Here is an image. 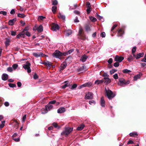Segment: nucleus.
I'll list each match as a JSON object with an SVG mask.
<instances>
[{"label":"nucleus","mask_w":146,"mask_h":146,"mask_svg":"<svg viewBox=\"0 0 146 146\" xmlns=\"http://www.w3.org/2000/svg\"><path fill=\"white\" fill-rule=\"evenodd\" d=\"M124 59V57L122 56L116 55L114 58V60L115 61L121 62Z\"/></svg>","instance_id":"0eeeda50"},{"label":"nucleus","mask_w":146,"mask_h":146,"mask_svg":"<svg viewBox=\"0 0 146 146\" xmlns=\"http://www.w3.org/2000/svg\"><path fill=\"white\" fill-rule=\"evenodd\" d=\"M13 139L16 142H18L20 141V138H15L13 137Z\"/></svg>","instance_id":"5fc2aeb1"},{"label":"nucleus","mask_w":146,"mask_h":146,"mask_svg":"<svg viewBox=\"0 0 146 146\" xmlns=\"http://www.w3.org/2000/svg\"><path fill=\"white\" fill-rule=\"evenodd\" d=\"M36 29L37 30L38 32H42L43 31V27L42 25H40L39 26L36 27Z\"/></svg>","instance_id":"2eb2a0df"},{"label":"nucleus","mask_w":146,"mask_h":146,"mask_svg":"<svg viewBox=\"0 0 146 146\" xmlns=\"http://www.w3.org/2000/svg\"><path fill=\"white\" fill-rule=\"evenodd\" d=\"M105 90L107 96L109 99H111L115 96V94L113 93L111 90L109 89L107 90L106 88Z\"/></svg>","instance_id":"f257e3e1"},{"label":"nucleus","mask_w":146,"mask_h":146,"mask_svg":"<svg viewBox=\"0 0 146 146\" xmlns=\"http://www.w3.org/2000/svg\"><path fill=\"white\" fill-rule=\"evenodd\" d=\"M58 3L57 1L56 0H54L52 1V5H56Z\"/></svg>","instance_id":"bf43d9fd"},{"label":"nucleus","mask_w":146,"mask_h":146,"mask_svg":"<svg viewBox=\"0 0 146 146\" xmlns=\"http://www.w3.org/2000/svg\"><path fill=\"white\" fill-rule=\"evenodd\" d=\"M105 101L103 97H101L100 100V104L101 106L102 107H105Z\"/></svg>","instance_id":"6ab92c4d"},{"label":"nucleus","mask_w":146,"mask_h":146,"mask_svg":"<svg viewBox=\"0 0 146 146\" xmlns=\"http://www.w3.org/2000/svg\"><path fill=\"white\" fill-rule=\"evenodd\" d=\"M102 38H104L106 36V34L104 32H103L100 34Z\"/></svg>","instance_id":"a18cd8bd"},{"label":"nucleus","mask_w":146,"mask_h":146,"mask_svg":"<svg viewBox=\"0 0 146 146\" xmlns=\"http://www.w3.org/2000/svg\"><path fill=\"white\" fill-rule=\"evenodd\" d=\"M3 116L2 115H0V128H3L4 126L5 121H1V120L3 119Z\"/></svg>","instance_id":"1a4fd4ad"},{"label":"nucleus","mask_w":146,"mask_h":146,"mask_svg":"<svg viewBox=\"0 0 146 146\" xmlns=\"http://www.w3.org/2000/svg\"><path fill=\"white\" fill-rule=\"evenodd\" d=\"M89 103L90 104L92 105V104H95L96 102H95L94 101L92 100H90L89 101Z\"/></svg>","instance_id":"8fccbe9b"},{"label":"nucleus","mask_w":146,"mask_h":146,"mask_svg":"<svg viewBox=\"0 0 146 146\" xmlns=\"http://www.w3.org/2000/svg\"><path fill=\"white\" fill-rule=\"evenodd\" d=\"M15 13V10L14 9L11 10L10 12V13L11 14H14Z\"/></svg>","instance_id":"338daca9"},{"label":"nucleus","mask_w":146,"mask_h":146,"mask_svg":"<svg viewBox=\"0 0 146 146\" xmlns=\"http://www.w3.org/2000/svg\"><path fill=\"white\" fill-rule=\"evenodd\" d=\"M131 72V71L127 69H124L123 70V72L124 73H127Z\"/></svg>","instance_id":"ea45409f"},{"label":"nucleus","mask_w":146,"mask_h":146,"mask_svg":"<svg viewBox=\"0 0 146 146\" xmlns=\"http://www.w3.org/2000/svg\"><path fill=\"white\" fill-rule=\"evenodd\" d=\"M52 28L53 31H56L59 29V27L58 25L54 24L53 25Z\"/></svg>","instance_id":"a211bd4d"},{"label":"nucleus","mask_w":146,"mask_h":146,"mask_svg":"<svg viewBox=\"0 0 146 146\" xmlns=\"http://www.w3.org/2000/svg\"><path fill=\"white\" fill-rule=\"evenodd\" d=\"M103 82V80H97L95 81V84L98 85L102 83Z\"/></svg>","instance_id":"7c9ffc66"},{"label":"nucleus","mask_w":146,"mask_h":146,"mask_svg":"<svg viewBox=\"0 0 146 146\" xmlns=\"http://www.w3.org/2000/svg\"><path fill=\"white\" fill-rule=\"evenodd\" d=\"M66 33L67 35L69 36L72 34V32L71 30H69L66 31Z\"/></svg>","instance_id":"2f4dec72"},{"label":"nucleus","mask_w":146,"mask_h":146,"mask_svg":"<svg viewBox=\"0 0 146 146\" xmlns=\"http://www.w3.org/2000/svg\"><path fill=\"white\" fill-rule=\"evenodd\" d=\"M69 84H65L64 85L62 86V88L63 89L65 88L66 87L69 86Z\"/></svg>","instance_id":"49530a36"},{"label":"nucleus","mask_w":146,"mask_h":146,"mask_svg":"<svg viewBox=\"0 0 146 146\" xmlns=\"http://www.w3.org/2000/svg\"><path fill=\"white\" fill-rule=\"evenodd\" d=\"M86 66H83L78 69V72H82L85 71L86 70Z\"/></svg>","instance_id":"4468645a"},{"label":"nucleus","mask_w":146,"mask_h":146,"mask_svg":"<svg viewBox=\"0 0 146 146\" xmlns=\"http://www.w3.org/2000/svg\"><path fill=\"white\" fill-rule=\"evenodd\" d=\"M17 16L19 17L22 18H24L25 16V15L24 14L20 13H18L17 15Z\"/></svg>","instance_id":"58836bf2"},{"label":"nucleus","mask_w":146,"mask_h":146,"mask_svg":"<svg viewBox=\"0 0 146 146\" xmlns=\"http://www.w3.org/2000/svg\"><path fill=\"white\" fill-rule=\"evenodd\" d=\"M63 53H61L58 50H56L54 53L53 56L54 57L59 58L61 56H64Z\"/></svg>","instance_id":"423d86ee"},{"label":"nucleus","mask_w":146,"mask_h":146,"mask_svg":"<svg viewBox=\"0 0 146 146\" xmlns=\"http://www.w3.org/2000/svg\"><path fill=\"white\" fill-rule=\"evenodd\" d=\"M104 79L105 80L104 83H105L106 84H108L111 82V80L108 77H105Z\"/></svg>","instance_id":"aec40b11"},{"label":"nucleus","mask_w":146,"mask_h":146,"mask_svg":"<svg viewBox=\"0 0 146 146\" xmlns=\"http://www.w3.org/2000/svg\"><path fill=\"white\" fill-rule=\"evenodd\" d=\"M67 65V63L66 62H64L62 64L60 68V71H61L63 70L65 68H66Z\"/></svg>","instance_id":"9b49d317"},{"label":"nucleus","mask_w":146,"mask_h":146,"mask_svg":"<svg viewBox=\"0 0 146 146\" xmlns=\"http://www.w3.org/2000/svg\"><path fill=\"white\" fill-rule=\"evenodd\" d=\"M26 117V115H25L22 118V122L24 123L25 120V119Z\"/></svg>","instance_id":"3c124183"},{"label":"nucleus","mask_w":146,"mask_h":146,"mask_svg":"<svg viewBox=\"0 0 146 146\" xmlns=\"http://www.w3.org/2000/svg\"><path fill=\"white\" fill-rule=\"evenodd\" d=\"M134 144L133 142L131 140L129 141L127 143V145H128L129 144Z\"/></svg>","instance_id":"0e129e2a"},{"label":"nucleus","mask_w":146,"mask_h":146,"mask_svg":"<svg viewBox=\"0 0 146 146\" xmlns=\"http://www.w3.org/2000/svg\"><path fill=\"white\" fill-rule=\"evenodd\" d=\"M89 18L90 20L92 22H95L97 20L96 18L92 16L90 17Z\"/></svg>","instance_id":"72a5a7b5"},{"label":"nucleus","mask_w":146,"mask_h":146,"mask_svg":"<svg viewBox=\"0 0 146 146\" xmlns=\"http://www.w3.org/2000/svg\"><path fill=\"white\" fill-rule=\"evenodd\" d=\"M73 128L69 127H65L64 131L61 133L62 135L67 136L72 131Z\"/></svg>","instance_id":"7ed1b4c3"},{"label":"nucleus","mask_w":146,"mask_h":146,"mask_svg":"<svg viewBox=\"0 0 146 146\" xmlns=\"http://www.w3.org/2000/svg\"><path fill=\"white\" fill-rule=\"evenodd\" d=\"M10 42V39L9 38H6L5 43L6 46H7L9 45Z\"/></svg>","instance_id":"4be33fe9"},{"label":"nucleus","mask_w":146,"mask_h":146,"mask_svg":"<svg viewBox=\"0 0 146 146\" xmlns=\"http://www.w3.org/2000/svg\"><path fill=\"white\" fill-rule=\"evenodd\" d=\"M58 17L64 20L65 19V16L60 13L58 16Z\"/></svg>","instance_id":"bb28decb"},{"label":"nucleus","mask_w":146,"mask_h":146,"mask_svg":"<svg viewBox=\"0 0 146 146\" xmlns=\"http://www.w3.org/2000/svg\"><path fill=\"white\" fill-rule=\"evenodd\" d=\"M13 125H15V127H18V123L16 120H14L13 123Z\"/></svg>","instance_id":"4c0bfd02"},{"label":"nucleus","mask_w":146,"mask_h":146,"mask_svg":"<svg viewBox=\"0 0 146 146\" xmlns=\"http://www.w3.org/2000/svg\"><path fill=\"white\" fill-rule=\"evenodd\" d=\"M84 127V125L82 124L79 126L77 128V130L79 131L82 130Z\"/></svg>","instance_id":"cd10ccee"},{"label":"nucleus","mask_w":146,"mask_h":146,"mask_svg":"<svg viewBox=\"0 0 146 146\" xmlns=\"http://www.w3.org/2000/svg\"><path fill=\"white\" fill-rule=\"evenodd\" d=\"M123 31L121 29H120L118 31V36H121L123 34Z\"/></svg>","instance_id":"c85d7f7f"},{"label":"nucleus","mask_w":146,"mask_h":146,"mask_svg":"<svg viewBox=\"0 0 146 146\" xmlns=\"http://www.w3.org/2000/svg\"><path fill=\"white\" fill-rule=\"evenodd\" d=\"M0 14H3L4 15H7V12L5 11H1Z\"/></svg>","instance_id":"603ef678"},{"label":"nucleus","mask_w":146,"mask_h":146,"mask_svg":"<svg viewBox=\"0 0 146 146\" xmlns=\"http://www.w3.org/2000/svg\"><path fill=\"white\" fill-rule=\"evenodd\" d=\"M113 78L115 79H117L118 78V77L117 74H115L113 75Z\"/></svg>","instance_id":"4d7b16f0"},{"label":"nucleus","mask_w":146,"mask_h":146,"mask_svg":"<svg viewBox=\"0 0 146 146\" xmlns=\"http://www.w3.org/2000/svg\"><path fill=\"white\" fill-rule=\"evenodd\" d=\"M136 46H134L132 49V53L133 56L134 54H135V52L136 51Z\"/></svg>","instance_id":"f704fd0d"},{"label":"nucleus","mask_w":146,"mask_h":146,"mask_svg":"<svg viewBox=\"0 0 146 146\" xmlns=\"http://www.w3.org/2000/svg\"><path fill=\"white\" fill-rule=\"evenodd\" d=\"M8 76L7 74H4L2 75V78L3 80L5 81L8 79Z\"/></svg>","instance_id":"b1692460"},{"label":"nucleus","mask_w":146,"mask_h":146,"mask_svg":"<svg viewBox=\"0 0 146 146\" xmlns=\"http://www.w3.org/2000/svg\"><path fill=\"white\" fill-rule=\"evenodd\" d=\"M144 55V53H139L137 55L134 54L133 56L136 59H137L143 57Z\"/></svg>","instance_id":"f8f14e48"},{"label":"nucleus","mask_w":146,"mask_h":146,"mask_svg":"<svg viewBox=\"0 0 146 146\" xmlns=\"http://www.w3.org/2000/svg\"><path fill=\"white\" fill-rule=\"evenodd\" d=\"M87 8L91 7V5L89 2H87L86 4Z\"/></svg>","instance_id":"13d9d810"},{"label":"nucleus","mask_w":146,"mask_h":146,"mask_svg":"<svg viewBox=\"0 0 146 146\" xmlns=\"http://www.w3.org/2000/svg\"><path fill=\"white\" fill-rule=\"evenodd\" d=\"M86 11L88 14H89L92 11V9L91 7L87 8Z\"/></svg>","instance_id":"79ce46f5"},{"label":"nucleus","mask_w":146,"mask_h":146,"mask_svg":"<svg viewBox=\"0 0 146 146\" xmlns=\"http://www.w3.org/2000/svg\"><path fill=\"white\" fill-rule=\"evenodd\" d=\"M112 61H113V60H112V58H110L108 60V62L109 64H111L112 62Z\"/></svg>","instance_id":"052dcab7"},{"label":"nucleus","mask_w":146,"mask_h":146,"mask_svg":"<svg viewBox=\"0 0 146 146\" xmlns=\"http://www.w3.org/2000/svg\"><path fill=\"white\" fill-rule=\"evenodd\" d=\"M7 70L9 72H11L13 71V69L11 67H9L7 68Z\"/></svg>","instance_id":"37998d69"},{"label":"nucleus","mask_w":146,"mask_h":146,"mask_svg":"<svg viewBox=\"0 0 146 146\" xmlns=\"http://www.w3.org/2000/svg\"><path fill=\"white\" fill-rule=\"evenodd\" d=\"M16 18H14L12 20H9V25L11 26L13 25L14 24V23L16 22Z\"/></svg>","instance_id":"f3484780"},{"label":"nucleus","mask_w":146,"mask_h":146,"mask_svg":"<svg viewBox=\"0 0 146 146\" xmlns=\"http://www.w3.org/2000/svg\"><path fill=\"white\" fill-rule=\"evenodd\" d=\"M119 62H115L113 64L114 66L115 67H118L119 66Z\"/></svg>","instance_id":"c03bdc74"},{"label":"nucleus","mask_w":146,"mask_h":146,"mask_svg":"<svg viewBox=\"0 0 146 146\" xmlns=\"http://www.w3.org/2000/svg\"><path fill=\"white\" fill-rule=\"evenodd\" d=\"M142 75V74L141 73H139L138 74L134 77V80H137V79L140 78Z\"/></svg>","instance_id":"5701e85b"},{"label":"nucleus","mask_w":146,"mask_h":146,"mask_svg":"<svg viewBox=\"0 0 146 146\" xmlns=\"http://www.w3.org/2000/svg\"><path fill=\"white\" fill-rule=\"evenodd\" d=\"M117 71L115 69H112L111 70H110V73L111 74L114 73L115 72Z\"/></svg>","instance_id":"864d4df0"},{"label":"nucleus","mask_w":146,"mask_h":146,"mask_svg":"<svg viewBox=\"0 0 146 146\" xmlns=\"http://www.w3.org/2000/svg\"><path fill=\"white\" fill-rule=\"evenodd\" d=\"M30 63L29 62L27 61L25 64L23 65V66L25 69L27 70V71L28 73H30L31 71L30 67Z\"/></svg>","instance_id":"39448f33"},{"label":"nucleus","mask_w":146,"mask_h":146,"mask_svg":"<svg viewBox=\"0 0 146 146\" xmlns=\"http://www.w3.org/2000/svg\"><path fill=\"white\" fill-rule=\"evenodd\" d=\"M44 64L48 66L49 67H50L51 66V63L49 62L46 61L44 63Z\"/></svg>","instance_id":"a19ab883"},{"label":"nucleus","mask_w":146,"mask_h":146,"mask_svg":"<svg viewBox=\"0 0 146 146\" xmlns=\"http://www.w3.org/2000/svg\"><path fill=\"white\" fill-rule=\"evenodd\" d=\"M137 133L136 132H133V133H130L129 135L130 136H134V135H137Z\"/></svg>","instance_id":"de8ad7c7"},{"label":"nucleus","mask_w":146,"mask_h":146,"mask_svg":"<svg viewBox=\"0 0 146 146\" xmlns=\"http://www.w3.org/2000/svg\"><path fill=\"white\" fill-rule=\"evenodd\" d=\"M56 103V101H55V100H54L53 101H50L49 102V104H55Z\"/></svg>","instance_id":"6e6d98bb"},{"label":"nucleus","mask_w":146,"mask_h":146,"mask_svg":"<svg viewBox=\"0 0 146 146\" xmlns=\"http://www.w3.org/2000/svg\"><path fill=\"white\" fill-rule=\"evenodd\" d=\"M18 65L17 64H15L12 65V68L14 70H15L18 67Z\"/></svg>","instance_id":"e433bc0d"},{"label":"nucleus","mask_w":146,"mask_h":146,"mask_svg":"<svg viewBox=\"0 0 146 146\" xmlns=\"http://www.w3.org/2000/svg\"><path fill=\"white\" fill-rule=\"evenodd\" d=\"M45 17L40 16H39L38 18V20L39 21H42L45 18Z\"/></svg>","instance_id":"c756f323"},{"label":"nucleus","mask_w":146,"mask_h":146,"mask_svg":"<svg viewBox=\"0 0 146 146\" xmlns=\"http://www.w3.org/2000/svg\"><path fill=\"white\" fill-rule=\"evenodd\" d=\"M38 76L36 74H35L33 76V78L35 79H36L38 78Z\"/></svg>","instance_id":"69168bd1"},{"label":"nucleus","mask_w":146,"mask_h":146,"mask_svg":"<svg viewBox=\"0 0 146 146\" xmlns=\"http://www.w3.org/2000/svg\"><path fill=\"white\" fill-rule=\"evenodd\" d=\"M119 82L118 83V84L121 86H123L125 85L128 84L129 83V81H125L122 78H119Z\"/></svg>","instance_id":"f03ea898"},{"label":"nucleus","mask_w":146,"mask_h":146,"mask_svg":"<svg viewBox=\"0 0 146 146\" xmlns=\"http://www.w3.org/2000/svg\"><path fill=\"white\" fill-rule=\"evenodd\" d=\"M9 86L11 87L12 88H13L16 87V85L15 84L10 83L9 84Z\"/></svg>","instance_id":"09e8293b"},{"label":"nucleus","mask_w":146,"mask_h":146,"mask_svg":"<svg viewBox=\"0 0 146 146\" xmlns=\"http://www.w3.org/2000/svg\"><path fill=\"white\" fill-rule=\"evenodd\" d=\"M93 94L91 92H88L86 94L85 98L86 99H91L93 97Z\"/></svg>","instance_id":"9d476101"},{"label":"nucleus","mask_w":146,"mask_h":146,"mask_svg":"<svg viewBox=\"0 0 146 146\" xmlns=\"http://www.w3.org/2000/svg\"><path fill=\"white\" fill-rule=\"evenodd\" d=\"M33 55L36 57H38L42 56L43 54L42 52H38L33 53Z\"/></svg>","instance_id":"ddd939ff"},{"label":"nucleus","mask_w":146,"mask_h":146,"mask_svg":"<svg viewBox=\"0 0 146 146\" xmlns=\"http://www.w3.org/2000/svg\"><path fill=\"white\" fill-rule=\"evenodd\" d=\"M53 125L56 128H59V127L58 126L57 124L56 123H53Z\"/></svg>","instance_id":"680f3d73"},{"label":"nucleus","mask_w":146,"mask_h":146,"mask_svg":"<svg viewBox=\"0 0 146 146\" xmlns=\"http://www.w3.org/2000/svg\"><path fill=\"white\" fill-rule=\"evenodd\" d=\"M92 83L91 82H88L83 84L80 87V89L84 87H89L92 86Z\"/></svg>","instance_id":"6e6552de"},{"label":"nucleus","mask_w":146,"mask_h":146,"mask_svg":"<svg viewBox=\"0 0 146 146\" xmlns=\"http://www.w3.org/2000/svg\"><path fill=\"white\" fill-rule=\"evenodd\" d=\"M65 111V108L64 107L60 108L57 110V112L58 113H62Z\"/></svg>","instance_id":"412c9836"},{"label":"nucleus","mask_w":146,"mask_h":146,"mask_svg":"<svg viewBox=\"0 0 146 146\" xmlns=\"http://www.w3.org/2000/svg\"><path fill=\"white\" fill-rule=\"evenodd\" d=\"M141 65L143 67H146V64L143 63H140Z\"/></svg>","instance_id":"774afa93"},{"label":"nucleus","mask_w":146,"mask_h":146,"mask_svg":"<svg viewBox=\"0 0 146 146\" xmlns=\"http://www.w3.org/2000/svg\"><path fill=\"white\" fill-rule=\"evenodd\" d=\"M16 31H11V35L12 36H15V35L16 34Z\"/></svg>","instance_id":"e2e57ef3"},{"label":"nucleus","mask_w":146,"mask_h":146,"mask_svg":"<svg viewBox=\"0 0 146 146\" xmlns=\"http://www.w3.org/2000/svg\"><path fill=\"white\" fill-rule=\"evenodd\" d=\"M133 57L132 56V55H131L129 56L128 58H127V60L129 62L132 61L133 60Z\"/></svg>","instance_id":"a878e982"},{"label":"nucleus","mask_w":146,"mask_h":146,"mask_svg":"<svg viewBox=\"0 0 146 146\" xmlns=\"http://www.w3.org/2000/svg\"><path fill=\"white\" fill-rule=\"evenodd\" d=\"M73 51V49H72L69 50L68 52H64L63 55L64 56H66L71 53Z\"/></svg>","instance_id":"393cba45"},{"label":"nucleus","mask_w":146,"mask_h":146,"mask_svg":"<svg viewBox=\"0 0 146 146\" xmlns=\"http://www.w3.org/2000/svg\"><path fill=\"white\" fill-rule=\"evenodd\" d=\"M88 58V57L87 56L84 55L82 56L80 60L81 61L84 62L86 61Z\"/></svg>","instance_id":"dca6fc26"},{"label":"nucleus","mask_w":146,"mask_h":146,"mask_svg":"<svg viewBox=\"0 0 146 146\" xmlns=\"http://www.w3.org/2000/svg\"><path fill=\"white\" fill-rule=\"evenodd\" d=\"M57 9V7L56 6H53L52 7V11L53 13H54Z\"/></svg>","instance_id":"c9c22d12"},{"label":"nucleus","mask_w":146,"mask_h":146,"mask_svg":"<svg viewBox=\"0 0 146 146\" xmlns=\"http://www.w3.org/2000/svg\"><path fill=\"white\" fill-rule=\"evenodd\" d=\"M77 85L76 84H74L73 85L71 86L70 88L72 90H73L76 88L77 86Z\"/></svg>","instance_id":"473e14b6"},{"label":"nucleus","mask_w":146,"mask_h":146,"mask_svg":"<svg viewBox=\"0 0 146 146\" xmlns=\"http://www.w3.org/2000/svg\"><path fill=\"white\" fill-rule=\"evenodd\" d=\"M53 106L52 105H51L50 104H48L45 106V108H43L42 110H44V112L42 111V113L43 114H45L47 113L48 111L52 109Z\"/></svg>","instance_id":"20e7f679"}]
</instances>
